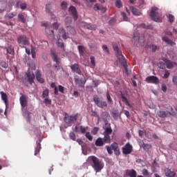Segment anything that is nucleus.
I'll list each match as a JSON object with an SVG mask.
<instances>
[{
	"label": "nucleus",
	"mask_w": 177,
	"mask_h": 177,
	"mask_svg": "<svg viewBox=\"0 0 177 177\" xmlns=\"http://www.w3.org/2000/svg\"><path fill=\"white\" fill-rule=\"evenodd\" d=\"M88 160L91 167L96 172H100L102 169L104 167V162H103V160L99 159L96 156H89Z\"/></svg>",
	"instance_id": "obj_1"
},
{
	"label": "nucleus",
	"mask_w": 177,
	"mask_h": 177,
	"mask_svg": "<svg viewBox=\"0 0 177 177\" xmlns=\"http://www.w3.org/2000/svg\"><path fill=\"white\" fill-rule=\"evenodd\" d=\"M113 50L115 52L116 57L119 60L120 63L123 66L126 73H128V66L127 65V59L125 57L122 55V51L118 48V45L117 44H113Z\"/></svg>",
	"instance_id": "obj_2"
},
{
	"label": "nucleus",
	"mask_w": 177,
	"mask_h": 177,
	"mask_svg": "<svg viewBox=\"0 0 177 177\" xmlns=\"http://www.w3.org/2000/svg\"><path fill=\"white\" fill-rule=\"evenodd\" d=\"M77 120H78V113H76L74 115H70L68 113H64V121L67 124L68 127H71L73 124L77 122Z\"/></svg>",
	"instance_id": "obj_3"
},
{
	"label": "nucleus",
	"mask_w": 177,
	"mask_h": 177,
	"mask_svg": "<svg viewBox=\"0 0 177 177\" xmlns=\"http://www.w3.org/2000/svg\"><path fill=\"white\" fill-rule=\"evenodd\" d=\"M157 10H158V8L152 7L149 16L153 21H156V23H161V15H160V13H158Z\"/></svg>",
	"instance_id": "obj_4"
},
{
	"label": "nucleus",
	"mask_w": 177,
	"mask_h": 177,
	"mask_svg": "<svg viewBox=\"0 0 177 177\" xmlns=\"http://www.w3.org/2000/svg\"><path fill=\"white\" fill-rule=\"evenodd\" d=\"M51 56L53 59V62L56 63L53 65L57 71H59L60 69V61H59V57H57V55H56V53H55L54 50H51Z\"/></svg>",
	"instance_id": "obj_5"
},
{
	"label": "nucleus",
	"mask_w": 177,
	"mask_h": 177,
	"mask_svg": "<svg viewBox=\"0 0 177 177\" xmlns=\"http://www.w3.org/2000/svg\"><path fill=\"white\" fill-rule=\"evenodd\" d=\"M122 150L123 154H125L127 156L132 153V151L133 150V147H132V145L129 142H127L122 148Z\"/></svg>",
	"instance_id": "obj_6"
},
{
	"label": "nucleus",
	"mask_w": 177,
	"mask_h": 177,
	"mask_svg": "<svg viewBox=\"0 0 177 177\" xmlns=\"http://www.w3.org/2000/svg\"><path fill=\"white\" fill-rule=\"evenodd\" d=\"M93 102L97 106V107H100L101 109H104V107H107V102L105 101H100L97 96L93 97Z\"/></svg>",
	"instance_id": "obj_7"
},
{
	"label": "nucleus",
	"mask_w": 177,
	"mask_h": 177,
	"mask_svg": "<svg viewBox=\"0 0 177 177\" xmlns=\"http://www.w3.org/2000/svg\"><path fill=\"white\" fill-rule=\"evenodd\" d=\"M146 82L148 84H155V85H158V84H160V80L158 77L154 75H151L145 79Z\"/></svg>",
	"instance_id": "obj_8"
},
{
	"label": "nucleus",
	"mask_w": 177,
	"mask_h": 177,
	"mask_svg": "<svg viewBox=\"0 0 177 177\" xmlns=\"http://www.w3.org/2000/svg\"><path fill=\"white\" fill-rule=\"evenodd\" d=\"M80 26L83 28H86L87 30H94L97 29V26L95 25V24H88L86 22H84L82 21L80 23Z\"/></svg>",
	"instance_id": "obj_9"
},
{
	"label": "nucleus",
	"mask_w": 177,
	"mask_h": 177,
	"mask_svg": "<svg viewBox=\"0 0 177 177\" xmlns=\"http://www.w3.org/2000/svg\"><path fill=\"white\" fill-rule=\"evenodd\" d=\"M18 44L19 45H28V38L26 35H21L18 37Z\"/></svg>",
	"instance_id": "obj_10"
},
{
	"label": "nucleus",
	"mask_w": 177,
	"mask_h": 177,
	"mask_svg": "<svg viewBox=\"0 0 177 177\" xmlns=\"http://www.w3.org/2000/svg\"><path fill=\"white\" fill-rule=\"evenodd\" d=\"M68 10L72 14L75 21H77V20H78V13L77 12V8H75V7L71 6L69 8Z\"/></svg>",
	"instance_id": "obj_11"
},
{
	"label": "nucleus",
	"mask_w": 177,
	"mask_h": 177,
	"mask_svg": "<svg viewBox=\"0 0 177 177\" xmlns=\"http://www.w3.org/2000/svg\"><path fill=\"white\" fill-rule=\"evenodd\" d=\"M111 147L112 150H113L115 156H120L121 154V151H120V147H118V144L117 142H113L111 145Z\"/></svg>",
	"instance_id": "obj_12"
},
{
	"label": "nucleus",
	"mask_w": 177,
	"mask_h": 177,
	"mask_svg": "<svg viewBox=\"0 0 177 177\" xmlns=\"http://www.w3.org/2000/svg\"><path fill=\"white\" fill-rule=\"evenodd\" d=\"M0 95L1 96V100L3 101L6 104L5 111H8V95L3 91H1Z\"/></svg>",
	"instance_id": "obj_13"
},
{
	"label": "nucleus",
	"mask_w": 177,
	"mask_h": 177,
	"mask_svg": "<svg viewBox=\"0 0 177 177\" xmlns=\"http://www.w3.org/2000/svg\"><path fill=\"white\" fill-rule=\"evenodd\" d=\"M165 175L167 177H175V175H176V173L171 170V169L169 168H166L165 169Z\"/></svg>",
	"instance_id": "obj_14"
},
{
	"label": "nucleus",
	"mask_w": 177,
	"mask_h": 177,
	"mask_svg": "<svg viewBox=\"0 0 177 177\" xmlns=\"http://www.w3.org/2000/svg\"><path fill=\"white\" fill-rule=\"evenodd\" d=\"M19 102L21 107L24 108L27 106V97L22 95L19 98Z\"/></svg>",
	"instance_id": "obj_15"
},
{
	"label": "nucleus",
	"mask_w": 177,
	"mask_h": 177,
	"mask_svg": "<svg viewBox=\"0 0 177 177\" xmlns=\"http://www.w3.org/2000/svg\"><path fill=\"white\" fill-rule=\"evenodd\" d=\"M133 38L134 39H138V42L140 44V46H143L144 44H145V37H142L140 39V37H139V32H136L133 35Z\"/></svg>",
	"instance_id": "obj_16"
},
{
	"label": "nucleus",
	"mask_w": 177,
	"mask_h": 177,
	"mask_svg": "<svg viewBox=\"0 0 177 177\" xmlns=\"http://www.w3.org/2000/svg\"><path fill=\"white\" fill-rule=\"evenodd\" d=\"M26 77H28V82H29V84H30V85L32 84H33L34 78H35V75H34V73H31L30 72H28L26 73Z\"/></svg>",
	"instance_id": "obj_17"
},
{
	"label": "nucleus",
	"mask_w": 177,
	"mask_h": 177,
	"mask_svg": "<svg viewBox=\"0 0 177 177\" xmlns=\"http://www.w3.org/2000/svg\"><path fill=\"white\" fill-rule=\"evenodd\" d=\"M126 175L127 176H129V177H136L138 174L136 173V171L133 169H127L126 171Z\"/></svg>",
	"instance_id": "obj_18"
},
{
	"label": "nucleus",
	"mask_w": 177,
	"mask_h": 177,
	"mask_svg": "<svg viewBox=\"0 0 177 177\" xmlns=\"http://www.w3.org/2000/svg\"><path fill=\"white\" fill-rule=\"evenodd\" d=\"M36 78L38 82H40V84H44V82H45V80L42 78V74L39 71H37L36 72Z\"/></svg>",
	"instance_id": "obj_19"
},
{
	"label": "nucleus",
	"mask_w": 177,
	"mask_h": 177,
	"mask_svg": "<svg viewBox=\"0 0 177 177\" xmlns=\"http://www.w3.org/2000/svg\"><path fill=\"white\" fill-rule=\"evenodd\" d=\"M85 82H86L83 81L78 77L75 78V84H76V85L81 86L82 88H84V86H85Z\"/></svg>",
	"instance_id": "obj_20"
},
{
	"label": "nucleus",
	"mask_w": 177,
	"mask_h": 177,
	"mask_svg": "<svg viewBox=\"0 0 177 177\" xmlns=\"http://www.w3.org/2000/svg\"><path fill=\"white\" fill-rule=\"evenodd\" d=\"M52 9V5L48 3L46 5V13H48L50 16H52L53 17H56V16L53 15V12L50 10Z\"/></svg>",
	"instance_id": "obj_21"
},
{
	"label": "nucleus",
	"mask_w": 177,
	"mask_h": 177,
	"mask_svg": "<svg viewBox=\"0 0 177 177\" xmlns=\"http://www.w3.org/2000/svg\"><path fill=\"white\" fill-rule=\"evenodd\" d=\"M162 41L166 42V44L170 45V46H174V45H176L175 42L172 41V40L169 39L167 37H163Z\"/></svg>",
	"instance_id": "obj_22"
},
{
	"label": "nucleus",
	"mask_w": 177,
	"mask_h": 177,
	"mask_svg": "<svg viewBox=\"0 0 177 177\" xmlns=\"http://www.w3.org/2000/svg\"><path fill=\"white\" fill-rule=\"evenodd\" d=\"M95 146H97L98 147H102V146H104L105 143L102 138H98L95 142Z\"/></svg>",
	"instance_id": "obj_23"
},
{
	"label": "nucleus",
	"mask_w": 177,
	"mask_h": 177,
	"mask_svg": "<svg viewBox=\"0 0 177 177\" xmlns=\"http://www.w3.org/2000/svg\"><path fill=\"white\" fill-rule=\"evenodd\" d=\"M0 5H3L2 8H0V13H3L6 10V0H1L0 1Z\"/></svg>",
	"instance_id": "obj_24"
},
{
	"label": "nucleus",
	"mask_w": 177,
	"mask_h": 177,
	"mask_svg": "<svg viewBox=\"0 0 177 177\" xmlns=\"http://www.w3.org/2000/svg\"><path fill=\"white\" fill-rule=\"evenodd\" d=\"M130 10L133 15H134V16H140L141 15L140 12H139V10L133 6L130 7Z\"/></svg>",
	"instance_id": "obj_25"
},
{
	"label": "nucleus",
	"mask_w": 177,
	"mask_h": 177,
	"mask_svg": "<svg viewBox=\"0 0 177 177\" xmlns=\"http://www.w3.org/2000/svg\"><path fill=\"white\" fill-rule=\"evenodd\" d=\"M57 45L58 48H60L62 49V50H66V48H64V43L63 42V40L62 39H58Z\"/></svg>",
	"instance_id": "obj_26"
},
{
	"label": "nucleus",
	"mask_w": 177,
	"mask_h": 177,
	"mask_svg": "<svg viewBox=\"0 0 177 177\" xmlns=\"http://www.w3.org/2000/svg\"><path fill=\"white\" fill-rule=\"evenodd\" d=\"M104 140V143L110 144L111 143V137L109 135L104 134V138H102Z\"/></svg>",
	"instance_id": "obj_27"
},
{
	"label": "nucleus",
	"mask_w": 177,
	"mask_h": 177,
	"mask_svg": "<svg viewBox=\"0 0 177 177\" xmlns=\"http://www.w3.org/2000/svg\"><path fill=\"white\" fill-rule=\"evenodd\" d=\"M37 146L35 148V156H37L38 154H39V151H41V143L39 142H37L36 143Z\"/></svg>",
	"instance_id": "obj_28"
},
{
	"label": "nucleus",
	"mask_w": 177,
	"mask_h": 177,
	"mask_svg": "<svg viewBox=\"0 0 177 177\" xmlns=\"http://www.w3.org/2000/svg\"><path fill=\"white\" fill-rule=\"evenodd\" d=\"M72 21H73V19H71V17H67L65 19V24H66L67 28H69V27H71Z\"/></svg>",
	"instance_id": "obj_29"
},
{
	"label": "nucleus",
	"mask_w": 177,
	"mask_h": 177,
	"mask_svg": "<svg viewBox=\"0 0 177 177\" xmlns=\"http://www.w3.org/2000/svg\"><path fill=\"white\" fill-rule=\"evenodd\" d=\"M165 62L167 68H174V64L169 59H165Z\"/></svg>",
	"instance_id": "obj_30"
},
{
	"label": "nucleus",
	"mask_w": 177,
	"mask_h": 177,
	"mask_svg": "<svg viewBox=\"0 0 177 177\" xmlns=\"http://www.w3.org/2000/svg\"><path fill=\"white\" fill-rule=\"evenodd\" d=\"M141 147H142V149H144V150H145V151H149V150H150V149H151V145L143 142L141 145Z\"/></svg>",
	"instance_id": "obj_31"
},
{
	"label": "nucleus",
	"mask_w": 177,
	"mask_h": 177,
	"mask_svg": "<svg viewBox=\"0 0 177 177\" xmlns=\"http://www.w3.org/2000/svg\"><path fill=\"white\" fill-rule=\"evenodd\" d=\"M18 21L22 22L24 24H26V17H24V15L19 14Z\"/></svg>",
	"instance_id": "obj_32"
},
{
	"label": "nucleus",
	"mask_w": 177,
	"mask_h": 177,
	"mask_svg": "<svg viewBox=\"0 0 177 177\" xmlns=\"http://www.w3.org/2000/svg\"><path fill=\"white\" fill-rule=\"evenodd\" d=\"M49 97V89L46 88L42 92V98L46 99Z\"/></svg>",
	"instance_id": "obj_33"
},
{
	"label": "nucleus",
	"mask_w": 177,
	"mask_h": 177,
	"mask_svg": "<svg viewBox=\"0 0 177 177\" xmlns=\"http://www.w3.org/2000/svg\"><path fill=\"white\" fill-rule=\"evenodd\" d=\"M6 51H7V53H8L9 55H13V53H15V49L12 48V46H8L6 48Z\"/></svg>",
	"instance_id": "obj_34"
},
{
	"label": "nucleus",
	"mask_w": 177,
	"mask_h": 177,
	"mask_svg": "<svg viewBox=\"0 0 177 177\" xmlns=\"http://www.w3.org/2000/svg\"><path fill=\"white\" fill-rule=\"evenodd\" d=\"M77 49L79 51V53L81 56H84V50L85 49L84 48L83 46H78Z\"/></svg>",
	"instance_id": "obj_35"
},
{
	"label": "nucleus",
	"mask_w": 177,
	"mask_h": 177,
	"mask_svg": "<svg viewBox=\"0 0 177 177\" xmlns=\"http://www.w3.org/2000/svg\"><path fill=\"white\" fill-rule=\"evenodd\" d=\"M115 5L118 9H121V8H122V2L121 0H116Z\"/></svg>",
	"instance_id": "obj_36"
},
{
	"label": "nucleus",
	"mask_w": 177,
	"mask_h": 177,
	"mask_svg": "<svg viewBox=\"0 0 177 177\" xmlns=\"http://www.w3.org/2000/svg\"><path fill=\"white\" fill-rule=\"evenodd\" d=\"M94 10H103V7L99 4V3H96L95 5H94V8H93Z\"/></svg>",
	"instance_id": "obj_37"
},
{
	"label": "nucleus",
	"mask_w": 177,
	"mask_h": 177,
	"mask_svg": "<svg viewBox=\"0 0 177 177\" xmlns=\"http://www.w3.org/2000/svg\"><path fill=\"white\" fill-rule=\"evenodd\" d=\"M112 133H113V129H111V128H109V127H107L104 132V135H108V136L111 135Z\"/></svg>",
	"instance_id": "obj_38"
},
{
	"label": "nucleus",
	"mask_w": 177,
	"mask_h": 177,
	"mask_svg": "<svg viewBox=\"0 0 177 177\" xmlns=\"http://www.w3.org/2000/svg\"><path fill=\"white\" fill-rule=\"evenodd\" d=\"M61 9H62V10H67V2L62 1L61 3Z\"/></svg>",
	"instance_id": "obj_39"
},
{
	"label": "nucleus",
	"mask_w": 177,
	"mask_h": 177,
	"mask_svg": "<svg viewBox=\"0 0 177 177\" xmlns=\"http://www.w3.org/2000/svg\"><path fill=\"white\" fill-rule=\"evenodd\" d=\"M44 104H46V106L50 105V104H52V100H50L48 97L44 98Z\"/></svg>",
	"instance_id": "obj_40"
},
{
	"label": "nucleus",
	"mask_w": 177,
	"mask_h": 177,
	"mask_svg": "<svg viewBox=\"0 0 177 177\" xmlns=\"http://www.w3.org/2000/svg\"><path fill=\"white\" fill-rule=\"evenodd\" d=\"M106 100L108 103L111 104L113 103V99H111V96L110 95V93L109 91L106 92Z\"/></svg>",
	"instance_id": "obj_41"
},
{
	"label": "nucleus",
	"mask_w": 177,
	"mask_h": 177,
	"mask_svg": "<svg viewBox=\"0 0 177 177\" xmlns=\"http://www.w3.org/2000/svg\"><path fill=\"white\" fill-rule=\"evenodd\" d=\"M168 19H169V23H174V21H175V17L171 14L169 15Z\"/></svg>",
	"instance_id": "obj_42"
},
{
	"label": "nucleus",
	"mask_w": 177,
	"mask_h": 177,
	"mask_svg": "<svg viewBox=\"0 0 177 177\" xmlns=\"http://www.w3.org/2000/svg\"><path fill=\"white\" fill-rule=\"evenodd\" d=\"M86 138L90 140V142H92L93 140V137L91 135V133L86 132Z\"/></svg>",
	"instance_id": "obj_43"
},
{
	"label": "nucleus",
	"mask_w": 177,
	"mask_h": 177,
	"mask_svg": "<svg viewBox=\"0 0 177 177\" xmlns=\"http://www.w3.org/2000/svg\"><path fill=\"white\" fill-rule=\"evenodd\" d=\"M69 138L72 140H75V139H77V137L75 136V133L74 132H71L69 133Z\"/></svg>",
	"instance_id": "obj_44"
},
{
	"label": "nucleus",
	"mask_w": 177,
	"mask_h": 177,
	"mask_svg": "<svg viewBox=\"0 0 177 177\" xmlns=\"http://www.w3.org/2000/svg\"><path fill=\"white\" fill-rule=\"evenodd\" d=\"M90 60H91V64L92 65V66L95 67V66H96V63L95 62V57L93 56H91Z\"/></svg>",
	"instance_id": "obj_45"
},
{
	"label": "nucleus",
	"mask_w": 177,
	"mask_h": 177,
	"mask_svg": "<svg viewBox=\"0 0 177 177\" xmlns=\"http://www.w3.org/2000/svg\"><path fill=\"white\" fill-rule=\"evenodd\" d=\"M158 115L159 117H161L162 118H165V117H167V113H165V111H160L158 113Z\"/></svg>",
	"instance_id": "obj_46"
},
{
	"label": "nucleus",
	"mask_w": 177,
	"mask_h": 177,
	"mask_svg": "<svg viewBox=\"0 0 177 177\" xmlns=\"http://www.w3.org/2000/svg\"><path fill=\"white\" fill-rule=\"evenodd\" d=\"M142 175H144V176H149L150 174H149V171L147 169H143L142 171Z\"/></svg>",
	"instance_id": "obj_47"
},
{
	"label": "nucleus",
	"mask_w": 177,
	"mask_h": 177,
	"mask_svg": "<svg viewBox=\"0 0 177 177\" xmlns=\"http://www.w3.org/2000/svg\"><path fill=\"white\" fill-rule=\"evenodd\" d=\"M80 68V66H78V64H75L71 65V68L72 70V71H76V70Z\"/></svg>",
	"instance_id": "obj_48"
},
{
	"label": "nucleus",
	"mask_w": 177,
	"mask_h": 177,
	"mask_svg": "<svg viewBox=\"0 0 177 177\" xmlns=\"http://www.w3.org/2000/svg\"><path fill=\"white\" fill-rule=\"evenodd\" d=\"M102 50H105L107 55H110V50H109V47L106 45H102Z\"/></svg>",
	"instance_id": "obj_49"
},
{
	"label": "nucleus",
	"mask_w": 177,
	"mask_h": 177,
	"mask_svg": "<svg viewBox=\"0 0 177 177\" xmlns=\"http://www.w3.org/2000/svg\"><path fill=\"white\" fill-rule=\"evenodd\" d=\"M86 129H88V127H84L82 126L80 127V131L82 133H85V132H86Z\"/></svg>",
	"instance_id": "obj_50"
},
{
	"label": "nucleus",
	"mask_w": 177,
	"mask_h": 177,
	"mask_svg": "<svg viewBox=\"0 0 177 177\" xmlns=\"http://www.w3.org/2000/svg\"><path fill=\"white\" fill-rule=\"evenodd\" d=\"M97 132H99V128L98 127H94L93 129V130L91 131V133L93 135H96V133H97Z\"/></svg>",
	"instance_id": "obj_51"
},
{
	"label": "nucleus",
	"mask_w": 177,
	"mask_h": 177,
	"mask_svg": "<svg viewBox=\"0 0 177 177\" xmlns=\"http://www.w3.org/2000/svg\"><path fill=\"white\" fill-rule=\"evenodd\" d=\"M121 16L123 17L124 21H128V17H127L125 12H121Z\"/></svg>",
	"instance_id": "obj_52"
},
{
	"label": "nucleus",
	"mask_w": 177,
	"mask_h": 177,
	"mask_svg": "<svg viewBox=\"0 0 177 177\" xmlns=\"http://www.w3.org/2000/svg\"><path fill=\"white\" fill-rule=\"evenodd\" d=\"M53 30H58L59 29V24H57V22L53 23Z\"/></svg>",
	"instance_id": "obj_53"
},
{
	"label": "nucleus",
	"mask_w": 177,
	"mask_h": 177,
	"mask_svg": "<svg viewBox=\"0 0 177 177\" xmlns=\"http://www.w3.org/2000/svg\"><path fill=\"white\" fill-rule=\"evenodd\" d=\"M30 114H31L28 111L24 112L23 115L28 118V121H30Z\"/></svg>",
	"instance_id": "obj_54"
},
{
	"label": "nucleus",
	"mask_w": 177,
	"mask_h": 177,
	"mask_svg": "<svg viewBox=\"0 0 177 177\" xmlns=\"http://www.w3.org/2000/svg\"><path fill=\"white\" fill-rule=\"evenodd\" d=\"M59 91L61 92V93H64V87L62 85L58 86Z\"/></svg>",
	"instance_id": "obj_55"
},
{
	"label": "nucleus",
	"mask_w": 177,
	"mask_h": 177,
	"mask_svg": "<svg viewBox=\"0 0 177 177\" xmlns=\"http://www.w3.org/2000/svg\"><path fill=\"white\" fill-rule=\"evenodd\" d=\"M106 150L109 154H113V148L111 147L106 146Z\"/></svg>",
	"instance_id": "obj_56"
},
{
	"label": "nucleus",
	"mask_w": 177,
	"mask_h": 177,
	"mask_svg": "<svg viewBox=\"0 0 177 177\" xmlns=\"http://www.w3.org/2000/svg\"><path fill=\"white\" fill-rule=\"evenodd\" d=\"M69 28H71L69 30L71 34H73L74 35V34H75V28L73 26L69 27Z\"/></svg>",
	"instance_id": "obj_57"
},
{
	"label": "nucleus",
	"mask_w": 177,
	"mask_h": 177,
	"mask_svg": "<svg viewBox=\"0 0 177 177\" xmlns=\"http://www.w3.org/2000/svg\"><path fill=\"white\" fill-rule=\"evenodd\" d=\"M21 10L27 9V3H23L22 4H21Z\"/></svg>",
	"instance_id": "obj_58"
},
{
	"label": "nucleus",
	"mask_w": 177,
	"mask_h": 177,
	"mask_svg": "<svg viewBox=\"0 0 177 177\" xmlns=\"http://www.w3.org/2000/svg\"><path fill=\"white\" fill-rule=\"evenodd\" d=\"M112 115L115 120L118 118V112H112Z\"/></svg>",
	"instance_id": "obj_59"
},
{
	"label": "nucleus",
	"mask_w": 177,
	"mask_h": 177,
	"mask_svg": "<svg viewBox=\"0 0 177 177\" xmlns=\"http://www.w3.org/2000/svg\"><path fill=\"white\" fill-rule=\"evenodd\" d=\"M159 68H162V70H164L165 68V64L163 62H159Z\"/></svg>",
	"instance_id": "obj_60"
},
{
	"label": "nucleus",
	"mask_w": 177,
	"mask_h": 177,
	"mask_svg": "<svg viewBox=\"0 0 177 177\" xmlns=\"http://www.w3.org/2000/svg\"><path fill=\"white\" fill-rule=\"evenodd\" d=\"M172 82L174 85H177V76H174L172 78Z\"/></svg>",
	"instance_id": "obj_61"
},
{
	"label": "nucleus",
	"mask_w": 177,
	"mask_h": 177,
	"mask_svg": "<svg viewBox=\"0 0 177 177\" xmlns=\"http://www.w3.org/2000/svg\"><path fill=\"white\" fill-rule=\"evenodd\" d=\"M151 48L152 52H156L157 50V46L156 45L152 44L151 46Z\"/></svg>",
	"instance_id": "obj_62"
},
{
	"label": "nucleus",
	"mask_w": 177,
	"mask_h": 177,
	"mask_svg": "<svg viewBox=\"0 0 177 177\" xmlns=\"http://www.w3.org/2000/svg\"><path fill=\"white\" fill-rule=\"evenodd\" d=\"M15 16H16V14L12 12L8 15V19H13V17H15Z\"/></svg>",
	"instance_id": "obj_63"
},
{
	"label": "nucleus",
	"mask_w": 177,
	"mask_h": 177,
	"mask_svg": "<svg viewBox=\"0 0 177 177\" xmlns=\"http://www.w3.org/2000/svg\"><path fill=\"white\" fill-rule=\"evenodd\" d=\"M169 71H165V74H164V76H163V78H168V77H169Z\"/></svg>",
	"instance_id": "obj_64"
}]
</instances>
